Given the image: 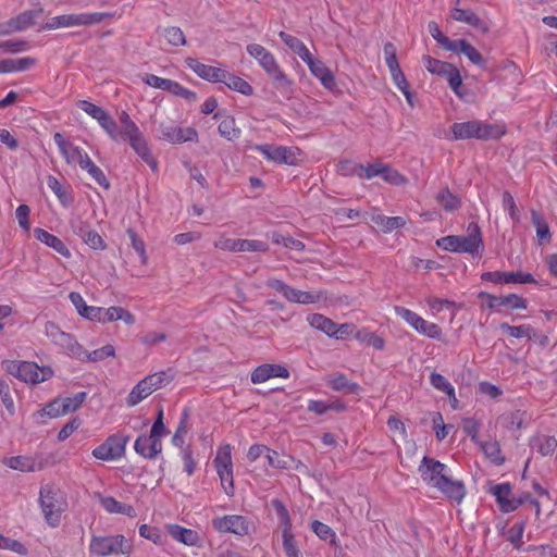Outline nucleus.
<instances>
[{
	"instance_id": "f257e3e1",
	"label": "nucleus",
	"mask_w": 557,
	"mask_h": 557,
	"mask_svg": "<svg viewBox=\"0 0 557 557\" xmlns=\"http://www.w3.org/2000/svg\"><path fill=\"white\" fill-rule=\"evenodd\" d=\"M115 132L117 135L115 138H111L113 141H127L132 149L153 172L158 170V162L153 158L146 138L126 111L120 112L119 125Z\"/></svg>"
},
{
	"instance_id": "f03ea898",
	"label": "nucleus",
	"mask_w": 557,
	"mask_h": 557,
	"mask_svg": "<svg viewBox=\"0 0 557 557\" xmlns=\"http://www.w3.org/2000/svg\"><path fill=\"white\" fill-rule=\"evenodd\" d=\"M436 246L444 251L480 256L484 251L482 232L478 223L471 222L467 235H448L436 240Z\"/></svg>"
},
{
	"instance_id": "7ed1b4c3",
	"label": "nucleus",
	"mask_w": 557,
	"mask_h": 557,
	"mask_svg": "<svg viewBox=\"0 0 557 557\" xmlns=\"http://www.w3.org/2000/svg\"><path fill=\"white\" fill-rule=\"evenodd\" d=\"M246 50L271 77L275 88L288 97L292 94L293 82L281 69L275 55L259 44H250Z\"/></svg>"
},
{
	"instance_id": "20e7f679",
	"label": "nucleus",
	"mask_w": 557,
	"mask_h": 557,
	"mask_svg": "<svg viewBox=\"0 0 557 557\" xmlns=\"http://www.w3.org/2000/svg\"><path fill=\"white\" fill-rule=\"evenodd\" d=\"M450 131L451 135L447 137L449 140H465L471 138L491 140L498 139L506 133L505 125L487 123L480 120L456 122L450 126Z\"/></svg>"
},
{
	"instance_id": "39448f33",
	"label": "nucleus",
	"mask_w": 557,
	"mask_h": 557,
	"mask_svg": "<svg viewBox=\"0 0 557 557\" xmlns=\"http://www.w3.org/2000/svg\"><path fill=\"white\" fill-rule=\"evenodd\" d=\"M38 504L46 523L51 528L59 527L62 513L67 509L65 493L53 483L44 484L39 490Z\"/></svg>"
},
{
	"instance_id": "423d86ee",
	"label": "nucleus",
	"mask_w": 557,
	"mask_h": 557,
	"mask_svg": "<svg viewBox=\"0 0 557 557\" xmlns=\"http://www.w3.org/2000/svg\"><path fill=\"white\" fill-rule=\"evenodd\" d=\"M2 368L20 381L30 384H38L53 376L51 367H39L32 361L5 360Z\"/></svg>"
},
{
	"instance_id": "0eeeda50",
	"label": "nucleus",
	"mask_w": 557,
	"mask_h": 557,
	"mask_svg": "<svg viewBox=\"0 0 557 557\" xmlns=\"http://www.w3.org/2000/svg\"><path fill=\"white\" fill-rule=\"evenodd\" d=\"M114 16V12H81L62 14L51 17L42 26V29L53 30L66 27L91 26L101 23L106 18Z\"/></svg>"
},
{
	"instance_id": "6e6552de",
	"label": "nucleus",
	"mask_w": 557,
	"mask_h": 557,
	"mask_svg": "<svg viewBox=\"0 0 557 557\" xmlns=\"http://www.w3.org/2000/svg\"><path fill=\"white\" fill-rule=\"evenodd\" d=\"M133 545L122 534L114 535H92L89 542V554L96 557H107L110 555H129Z\"/></svg>"
},
{
	"instance_id": "1a4fd4ad",
	"label": "nucleus",
	"mask_w": 557,
	"mask_h": 557,
	"mask_svg": "<svg viewBox=\"0 0 557 557\" xmlns=\"http://www.w3.org/2000/svg\"><path fill=\"white\" fill-rule=\"evenodd\" d=\"M174 379L171 371L154 372L140 380L129 392L126 404L134 407L146 399L157 389L165 386Z\"/></svg>"
},
{
	"instance_id": "9d476101",
	"label": "nucleus",
	"mask_w": 557,
	"mask_h": 557,
	"mask_svg": "<svg viewBox=\"0 0 557 557\" xmlns=\"http://www.w3.org/2000/svg\"><path fill=\"white\" fill-rule=\"evenodd\" d=\"M394 311L419 334L433 339L441 338L442 330L436 323L429 322L417 312L401 306H395Z\"/></svg>"
},
{
	"instance_id": "9b49d317",
	"label": "nucleus",
	"mask_w": 557,
	"mask_h": 557,
	"mask_svg": "<svg viewBox=\"0 0 557 557\" xmlns=\"http://www.w3.org/2000/svg\"><path fill=\"white\" fill-rule=\"evenodd\" d=\"M253 149L267 160L285 165H297L301 156L300 149L296 147L263 144L256 145Z\"/></svg>"
},
{
	"instance_id": "f8f14e48",
	"label": "nucleus",
	"mask_w": 557,
	"mask_h": 557,
	"mask_svg": "<svg viewBox=\"0 0 557 557\" xmlns=\"http://www.w3.org/2000/svg\"><path fill=\"white\" fill-rule=\"evenodd\" d=\"M129 437L120 433L110 435L102 444L92 449L91 455L99 460H117L124 454Z\"/></svg>"
},
{
	"instance_id": "ddd939ff",
	"label": "nucleus",
	"mask_w": 557,
	"mask_h": 557,
	"mask_svg": "<svg viewBox=\"0 0 557 557\" xmlns=\"http://www.w3.org/2000/svg\"><path fill=\"white\" fill-rule=\"evenodd\" d=\"M213 528L221 533H233L245 536L250 533V521L240 515H225L212 520Z\"/></svg>"
},
{
	"instance_id": "4468645a",
	"label": "nucleus",
	"mask_w": 557,
	"mask_h": 557,
	"mask_svg": "<svg viewBox=\"0 0 557 557\" xmlns=\"http://www.w3.org/2000/svg\"><path fill=\"white\" fill-rule=\"evenodd\" d=\"M77 107L96 120L110 138L116 137L115 128L119 124L103 108L88 100H79Z\"/></svg>"
},
{
	"instance_id": "2eb2a0df",
	"label": "nucleus",
	"mask_w": 557,
	"mask_h": 557,
	"mask_svg": "<svg viewBox=\"0 0 557 557\" xmlns=\"http://www.w3.org/2000/svg\"><path fill=\"white\" fill-rule=\"evenodd\" d=\"M53 140L61 156L70 165H79L88 154L83 148L75 146L59 132L53 134Z\"/></svg>"
},
{
	"instance_id": "dca6fc26",
	"label": "nucleus",
	"mask_w": 557,
	"mask_h": 557,
	"mask_svg": "<svg viewBox=\"0 0 557 557\" xmlns=\"http://www.w3.org/2000/svg\"><path fill=\"white\" fill-rule=\"evenodd\" d=\"M490 493L495 496L502 512L515 511L522 504H524V499H516V497H510L511 485L508 482L494 484L490 487Z\"/></svg>"
},
{
	"instance_id": "f3484780",
	"label": "nucleus",
	"mask_w": 557,
	"mask_h": 557,
	"mask_svg": "<svg viewBox=\"0 0 557 557\" xmlns=\"http://www.w3.org/2000/svg\"><path fill=\"white\" fill-rule=\"evenodd\" d=\"M418 471L422 481L426 485L433 487L435 485L434 482L440 480L444 472H447V466L436 459L424 456L420 462Z\"/></svg>"
},
{
	"instance_id": "a211bd4d",
	"label": "nucleus",
	"mask_w": 557,
	"mask_h": 557,
	"mask_svg": "<svg viewBox=\"0 0 557 557\" xmlns=\"http://www.w3.org/2000/svg\"><path fill=\"white\" fill-rule=\"evenodd\" d=\"M160 133L161 138L171 144L197 141L198 139V133L194 127L182 128L174 124H161Z\"/></svg>"
},
{
	"instance_id": "6ab92c4d",
	"label": "nucleus",
	"mask_w": 557,
	"mask_h": 557,
	"mask_svg": "<svg viewBox=\"0 0 557 557\" xmlns=\"http://www.w3.org/2000/svg\"><path fill=\"white\" fill-rule=\"evenodd\" d=\"M41 13L40 10H27L15 17L10 18L5 24L0 25V36L14 32H22L35 24V18Z\"/></svg>"
},
{
	"instance_id": "aec40b11",
	"label": "nucleus",
	"mask_w": 557,
	"mask_h": 557,
	"mask_svg": "<svg viewBox=\"0 0 557 557\" xmlns=\"http://www.w3.org/2000/svg\"><path fill=\"white\" fill-rule=\"evenodd\" d=\"M289 375L288 369L282 364L263 363L251 372V382L261 384L272 377L288 379Z\"/></svg>"
},
{
	"instance_id": "412c9836",
	"label": "nucleus",
	"mask_w": 557,
	"mask_h": 557,
	"mask_svg": "<svg viewBox=\"0 0 557 557\" xmlns=\"http://www.w3.org/2000/svg\"><path fill=\"white\" fill-rule=\"evenodd\" d=\"M185 62L189 70L211 83H220L221 77L225 75V70L201 63L195 58H187Z\"/></svg>"
},
{
	"instance_id": "4be33fe9",
	"label": "nucleus",
	"mask_w": 557,
	"mask_h": 557,
	"mask_svg": "<svg viewBox=\"0 0 557 557\" xmlns=\"http://www.w3.org/2000/svg\"><path fill=\"white\" fill-rule=\"evenodd\" d=\"M134 449L146 459H154L162 451V442L141 434L135 440Z\"/></svg>"
},
{
	"instance_id": "5701e85b",
	"label": "nucleus",
	"mask_w": 557,
	"mask_h": 557,
	"mask_svg": "<svg viewBox=\"0 0 557 557\" xmlns=\"http://www.w3.org/2000/svg\"><path fill=\"white\" fill-rule=\"evenodd\" d=\"M2 463L12 470L21 472H35L44 468L42 462L37 463L34 457L23 455L5 457Z\"/></svg>"
},
{
	"instance_id": "b1692460",
	"label": "nucleus",
	"mask_w": 557,
	"mask_h": 557,
	"mask_svg": "<svg viewBox=\"0 0 557 557\" xmlns=\"http://www.w3.org/2000/svg\"><path fill=\"white\" fill-rule=\"evenodd\" d=\"M34 236L37 240H39L40 243L45 244L46 246L52 248L58 253H60L62 257H64V258L71 257L70 249L58 236H55L40 227L34 228Z\"/></svg>"
},
{
	"instance_id": "393cba45",
	"label": "nucleus",
	"mask_w": 557,
	"mask_h": 557,
	"mask_svg": "<svg viewBox=\"0 0 557 557\" xmlns=\"http://www.w3.org/2000/svg\"><path fill=\"white\" fill-rule=\"evenodd\" d=\"M451 17L457 22L471 25L482 34L490 30L487 23L471 10L455 8L451 11Z\"/></svg>"
},
{
	"instance_id": "a878e982",
	"label": "nucleus",
	"mask_w": 557,
	"mask_h": 557,
	"mask_svg": "<svg viewBox=\"0 0 557 557\" xmlns=\"http://www.w3.org/2000/svg\"><path fill=\"white\" fill-rule=\"evenodd\" d=\"M308 67L311 74L318 78L322 86L326 89H333L335 86V78L332 71L324 64V62L318 58H314Z\"/></svg>"
},
{
	"instance_id": "bb28decb",
	"label": "nucleus",
	"mask_w": 557,
	"mask_h": 557,
	"mask_svg": "<svg viewBox=\"0 0 557 557\" xmlns=\"http://www.w3.org/2000/svg\"><path fill=\"white\" fill-rule=\"evenodd\" d=\"M325 298L326 296L324 290L304 292L290 286L286 300L294 304L311 305L317 304Z\"/></svg>"
},
{
	"instance_id": "cd10ccee",
	"label": "nucleus",
	"mask_w": 557,
	"mask_h": 557,
	"mask_svg": "<svg viewBox=\"0 0 557 557\" xmlns=\"http://www.w3.org/2000/svg\"><path fill=\"white\" fill-rule=\"evenodd\" d=\"M55 346L59 347V349L69 357L83 360L85 349L72 334L65 333L62 335L61 339L58 341Z\"/></svg>"
},
{
	"instance_id": "c85d7f7f",
	"label": "nucleus",
	"mask_w": 557,
	"mask_h": 557,
	"mask_svg": "<svg viewBox=\"0 0 557 557\" xmlns=\"http://www.w3.org/2000/svg\"><path fill=\"white\" fill-rule=\"evenodd\" d=\"M309 325L330 337L337 336V324L321 313H311L307 317Z\"/></svg>"
},
{
	"instance_id": "c756f323",
	"label": "nucleus",
	"mask_w": 557,
	"mask_h": 557,
	"mask_svg": "<svg viewBox=\"0 0 557 557\" xmlns=\"http://www.w3.org/2000/svg\"><path fill=\"white\" fill-rule=\"evenodd\" d=\"M69 298L83 318L89 321H98V319H101V317H99L100 307L87 306L79 293L72 292Z\"/></svg>"
},
{
	"instance_id": "7c9ffc66",
	"label": "nucleus",
	"mask_w": 557,
	"mask_h": 557,
	"mask_svg": "<svg viewBox=\"0 0 557 557\" xmlns=\"http://www.w3.org/2000/svg\"><path fill=\"white\" fill-rule=\"evenodd\" d=\"M440 492L450 500H454L458 504L463 500L467 494L465 483L461 480L454 479L451 475L448 478L442 488H440Z\"/></svg>"
},
{
	"instance_id": "2f4dec72",
	"label": "nucleus",
	"mask_w": 557,
	"mask_h": 557,
	"mask_svg": "<svg viewBox=\"0 0 557 557\" xmlns=\"http://www.w3.org/2000/svg\"><path fill=\"white\" fill-rule=\"evenodd\" d=\"M451 52L465 54L471 63L480 67H484L485 65V60L482 54L466 39H457L456 47L451 49Z\"/></svg>"
},
{
	"instance_id": "473e14b6",
	"label": "nucleus",
	"mask_w": 557,
	"mask_h": 557,
	"mask_svg": "<svg viewBox=\"0 0 557 557\" xmlns=\"http://www.w3.org/2000/svg\"><path fill=\"white\" fill-rule=\"evenodd\" d=\"M168 530L174 540L186 545H195L199 540L198 533L196 531L186 529L178 524H170L168 525Z\"/></svg>"
},
{
	"instance_id": "72a5a7b5",
	"label": "nucleus",
	"mask_w": 557,
	"mask_h": 557,
	"mask_svg": "<svg viewBox=\"0 0 557 557\" xmlns=\"http://www.w3.org/2000/svg\"><path fill=\"white\" fill-rule=\"evenodd\" d=\"M220 83L225 84L230 89L238 91L245 96H250L253 92L252 86L243 79L225 70V75L221 77Z\"/></svg>"
},
{
	"instance_id": "f704fd0d",
	"label": "nucleus",
	"mask_w": 557,
	"mask_h": 557,
	"mask_svg": "<svg viewBox=\"0 0 557 557\" xmlns=\"http://www.w3.org/2000/svg\"><path fill=\"white\" fill-rule=\"evenodd\" d=\"M354 336L359 343L372 346L377 350H382L385 347L384 338L367 327L356 330Z\"/></svg>"
},
{
	"instance_id": "c9c22d12",
	"label": "nucleus",
	"mask_w": 557,
	"mask_h": 557,
	"mask_svg": "<svg viewBox=\"0 0 557 557\" xmlns=\"http://www.w3.org/2000/svg\"><path fill=\"white\" fill-rule=\"evenodd\" d=\"M100 505L110 513H122L133 517L135 513L131 505L123 504L112 496H100Z\"/></svg>"
},
{
	"instance_id": "e433bc0d",
	"label": "nucleus",
	"mask_w": 557,
	"mask_h": 557,
	"mask_svg": "<svg viewBox=\"0 0 557 557\" xmlns=\"http://www.w3.org/2000/svg\"><path fill=\"white\" fill-rule=\"evenodd\" d=\"M372 221L385 233L404 227L407 223L403 216H386L384 214L373 215Z\"/></svg>"
},
{
	"instance_id": "4c0bfd02",
	"label": "nucleus",
	"mask_w": 557,
	"mask_h": 557,
	"mask_svg": "<svg viewBox=\"0 0 557 557\" xmlns=\"http://www.w3.org/2000/svg\"><path fill=\"white\" fill-rule=\"evenodd\" d=\"M79 168L86 171L100 186L104 188L110 187V183L103 173V171L94 163L90 157L87 154L86 158L79 164Z\"/></svg>"
},
{
	"instance_id": "58836bf2",
	"label": "nucleus",
	"mask_w": 557,
	"mask_h": 557,
	"mask_svg": "<svg viewBox=\"0 0 557 557\" xmlns=\"http://www.w3.org/2000/svg\"><path fill=\"white\" fill-rule=\"evenodd\" d=\"M326 384L334 391H346L348 393H356L360 387L357 383L350 382L343 373L331 375L326 380Z\"/></svg>"
},
{
	"instance_id": "ea45409f",
	"label": "nucleus",
	"mask_w": 557,
	"mask_h": 557,
	"mask_svg": "<svg viewBox=\"0 0 557 557\" xmlns=\"http://www.w3.org/2000/svg\"><path fill=\"white\" fill-rule=\"evenodd\" d=\"M219 134L230 140L233 141L237 138H239L242 131L239 127L236 126V121L233 116H225L218 126Z\"/></svg>"
},
{
	"instance_id": "a19ab883",
	"label": "nucleus",
	"mask_w": 557,
	"mask_h": 557,
	"mask_svg": "<svg viewBox=\"0 0 557 557\" xmlns=\"http://www.w3.org/2000/svg\"><path fill=\"white\" fill-rule=\"evenodd\" d=\"M430 383L435 389L445 393L449 400L456 401L455 387L444 375L432 372L430 374Z\"/></svg>"
},
{
	"instance_id": "79ce46f5",
	"label": "nucleus",
	"mask_w": 557,
	"mask_h": 557,
	"mask_svg": "<svg viewBox=\"0 0 557 557\" xmlns=\"http://www.w3.org/2000/svg\"><path fill=\"white\" fill-rule=\"evenodd\" d=\"M481 448L485 456L495 466H502L505 462V457L502 455L500 445L497 441L491 440L481 443Z\"/></svg>"
},
{
	"instance_id": "37998d69",
	"label": "nucleus",
	"mask_w": 557,
	"mask_h": 557,
	"mask_svg": "<svg viewBox=\"0 0 557 557\" xmlns=\"http://www.w3.org/2000/svg\"><path fill=\"white\" fill-rule=\"evenodd\" d=\"M531 220L536 230V236L539 242H549L552 234L547 222L544 220L542 214L535 210L531 211Z\"/></svg>"
},
{
	"instance_id": "c03bdc74",
	"label": "nucleus",
	"mask_w": 557,
	"mask_h": 557,
	"mask_svg": "<svg viewBox=\"0 0 557 557\" xmlns=\"http://www.w3.org/2000/svg\"><path fill=\"white\" fill-rule=\"evenodd\" d=\"M61 416H64V412L61 407L60 397L54 398L53 400L48 403L42 409L34 413V418L39 422H45L42 420L44 417L58 418Z\"/></svg>"
},
{
	"instance_id": "a18cd8bd",
	"label": "nucleus",
	"mask_w": 557,
	"mask_h": 557,
	"mask_svg": "<svg viewBox=\"0 0 557 557\" xmlns=\"http://www.w3.org/2000/svg\"><path fill=\"white\" fill-rule=\"evenodd\" d=\"M499 327L503 332L515 338L527 337L531 339L533 335V326L530 324H521L513 326L504 322L499 325Z\"/></svg>"
},
{
	"instance_id": "49530a36",
	"label": "nucleus",
	"mask_w": 557,
	"mask_h": 557,
	"mask_svg": "<svg viewBox=\"0 0 557 557\" xmlns=\"http://www.w3.org/2000/svg\"><path fill=\"white\" fill-rule=\"evenodd\" d=\"M533 447L542 456H550L557 448V440L555 438V436L542 435L535 440Z\"/></svg>"
},
{
	"instance_id": "de8ad7c7",
	"label": "nucleus",
	"mask_w": 557,
	"mask_h": 557,
	"mask_svg": "<svg viewBox=\"0 0 557 557\" xmlns=\"http://www.w3.org/2000/svg\"><path fill=\"white\" fill-rule=\"evenodd\" d=\"M423 63H424L425 69L430 73L436 74L440 76H445L449 72V70L453 67V64L445 62V61L434 59L430 55L423 57Z\"/></svg>"
},
{
	"instance_id": "09e8293b",
	"label": "nucleus",
	"mask_w": 557,
	"mask_h": 557,
	"mask_svg": "<svg viewBox=\"0 0 557 557\" xmlns=\"http://www.w3.org/2000/svg\"><path fill=\"white\" fill-rule=\"evenodd\" d=\"M436 200L446 211L457 210L461 205L459 197L454 195L448 188L442 189L436 195Z\"/></svg>"
},
{
	"instance_id": "8fccbe9b",
	"label": "nucleus",
	"mask_w": 557,
	"mask_h": 557,
	"mask_svg": "<svg viewBox=\"0 0 557 557\" xmlns=\"http://www.w3.org/2000/svg\"><path fill=\"white\" fill-rule=\"evenodd\" d=\"M269 249L268 243L263 240L238 238L237 252H267Z\"/></svg>"
},
{
	"instance_id": "3c124183",
	"label": "nucleus",
	"mask_w": 557,
	"mask_h": 557,
	"mask_svg": "<svg viewBox=\"0 0 557 557\" xmlns=\"http://www.w3.org/2000/svg\"><path fill=\"white\" fill-rule=\"evenodd\" d=\"M391 76L394 82V84L397 86V88L403 92L408 103L412 107V94L409 89V84L407 82V78L405 74L403 73L401 69H397L395 71H391Z\"/></svg>"
},
{
	"instance_id": "603ef678",
	"label": "nucleus",
	"mask_w": 557,
	"mask_h": 557,
	"mask_svg": "<svg viewBox=\"0 0 557 557\" xmlns=\"http://www.w3.org/2000/svg\"><path fill=\"white\" fill-rule=\"evenodd\" d=\"M283 549L287 557H302L297 547L296 539L293 530H282Z\"/></svg>"
},
{
	"instance_id": "864d4df0",
	"label": "nucleus",
	"mask_w": 557,
	"mask_h": 557,
	"mask_svg": "<svg viewBox=\"0 0 557 557\" xmlns=\"http://www.w3.org/2000/svg\"><path fill=\"white\" fill-rule=\"evenodd\" d=\"M86 393L79 392L73 396L60 397L61 407L64 414L76 411L85 401Z\"/></svg>"
},
{
	"instance_id": "5fc2aeb1",
	"label": "nucleus",
	"mask_w": 557,
	"mask_h": 557,
	"mask_svg": "<svg viewBox=\"0 0 557 557\" xmlns=\"http://www.w3.org/2000/svg\"><path fill=\"white\" fill-rule=\"evenodd\" d=\"M36 64V59L33 57H23L17 59H5L8 73L23 72Z\"/></svg>"
},
{
	"instance_id": "6e6d98bb",
	"label": "nucleus",
	"mask_w": 557,
	"mask_h": 557,
	"mask_svg": "<svg viewBox=\"0 0 557 557\" xmlns=\"http://www.w3.org/2000/svg\"><path fill=\"white\" fill-rule=\"evenodd\" d=\"M162 36L166 39L168 44L173 47H181L186 45V38L183 30L176 26L165 27L162 30Z\"/></svg>"
},
{
	"instance_id": "4d7b16f0",
	"label": "nucleus",
	"mask_w": 557,
	"mask_h": 557,
	"mask_svg": "<svg viewBox=\"0 0 557 557\" xmlns=\"http://www.w3.org/2000/svg\"><path fill=\"white\" fill-rule=\"evenodd\" d=\"M271 504L276 512L282 530H292L293 525L290 516L284 503L275 498L272 499Z\"/></svg>"
},
{
	"instance_id": "13d9d810",
	"label": "nucleus",
	"mask_w": 557,
	"mask_h": 557,
	"mask_svg": "<svg viewBox=\"0 0 557 557\" xmlns=\"http://www.w3.org/2000/svg\"><path fill=\"white\" fill-rule=\"evenodd\" d=\"M504 284H536V280L531 273L517 271L504 272Z\"/></svg>"
},
{
	"instance_id": "bf43d9fd",
	"label": "nucleus",
	"mask_w": 557,
	"mask_h": 557,
	"mask_svg": "<svg viewBox=\"0 0 557 557\" xmlns=\"http://www.w3.org/2000/svg\"><path fill=\"white\" fill-rule=\"evenodd\" d=\"M381 177L385 182L396 186L405 185L408 182L405 175H403L399 171L393 169L391 165L385 163L382 169Z\"/></svg>"
},
{
	"instance_id": "052dcab7",
	"label": "nucleus",
	"mask_w": 557,
	"mask_h": 557,
	"mask_svg": "<svg viewBox=\"0 0 557 557\" xmlns=\"http://www.w3.org/2000/svg\"><path fill=\"white\" fill-rule=\"evenodd\" d=\"M114 356H115V348L112 345H106V346H102L101 348L95 349L91 352H88L87 350H85V355H84L82 361L95 362V361L104 360L106 358L114 357Z\"/></svg>"
},
{
	"instance_id": "680f3d73",
	"label": "nucleus",
	"mask_w": 557,
	"mask_h": 557,
	"mask_svg": "<svg viewBox=\"0 0 557 557\" xmlns=\"http://www.w3.org/2000/svg\"><path fill=\"white\" fill-rule=\"evenodd\" d=\"M429 32L432 35V37L436 40V42L441 45L444 49H446L447 51H451V49H455L456 40H451L447 36H445L440 30L435 22H431L429 24Z\"/></svg>"
},
{
	"instance_id": "e2e57ef3",
	"label": "nucleus",
	"mask_w": 557,
	"mask_h": 557,
	"mask_svg": "<svg viewBox=\"0 0 557 557\" xmlns=\"http://www.w3.org/2000/svg\"><path fill=\"white\" fill-rule=\"evenodd\" d=\"M213 465H214V467L233 465L232 447L230 444L225 443V444L219 446V448L216 450V455L213 459Z\"/></svg>"
},
{
	"instance_id": "0e129e2a",
	"label": "nucleus",
	"mask_w": 557,
	"mask_h": 557,
	"mask_svg": "<svg viewBox=\"0 0 557 557\" xmlns=\"http://www.w3.org/2000/svg\"><path fill=\"white\" fill-rule=\"evenodd\" d=\"M311 530L323 541L331 540V542H335L336 533L325 523L314 520L311 523Z\"/></svg>"
},
{
	"instance_id": "69168bd1",
	"label": "nucleus",
	"mask_w": 557,
	"mask_h": 557,
	"mask_svg": "<svg viewBox=\"0 0 557 557\" xmlns=\"http://www.w3.org/2000/svg\"><path fill=\"white\" fill-rule=\"evenodd\" d=\"M338 172L343 176H357L362 178V168L361 164L355 163L350 160H344L338 163Z\"/></svg>"
},
{
	"instance_id": "338daca9",
	"label": "nucleus",
	"mask_w": 557,
	"mask_h": 557,
	"mask_svg": "<svg viewBox=\"0 0 557 557\" xmlns=\"http://www.w3.org/2000/svg\"><path fill=\"white\" fill-rule=\"evenodd\" d=\"M269 465L276 469H288L292 458L289 456H281L277 451L269 449L267 451Z\"/></svg>"
},
{
	"instance_id": "774afa93",
	"label": "nucleus",
	"mask_w": 557,
	"mask_h": 557,
	"mask_svg": "<svg viewBox=\"0 0 557 557\" xmlns=\"http://www.w3.org/2000/svg\"><path fill=\"white\" fill-rule=\"evenodd\" d=\"M138 532L141 537L147 539L154 544H162L163 535L159 528L141 524Z\"/></svg>"
}]
</instances>
